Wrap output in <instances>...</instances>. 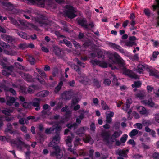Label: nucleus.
<instances>
[{"label":"nucleus","instance_id":"1","mask_svg":"<svg viewBox=\"0 0 159 159\" xmlns=\"http://www.w3.org/2000/svg\"><path fill=\"white\" fill-rule=\"evenodd\" d=\"M76 12L74 8L70 5L68 6L66 9L64 11L65 16L70 19H72L77 16V15L75 13Z\"/></svg>","mask_w":159,"mask_h":159},{"label":"nucleus","instance_id":"2","mask_svg":"<svg viewBox=\"0 0 159 159\" xmlns=\"http://www.w3.org/2000/svg\"><path fill=\"white\" fill-rule=\"evenodd\" d=\"M110 59L111 60L114 59L115 62L117 63L121 67L124 68L125 64L123 60L116 53H114Z\"/></svg>","mask_w":159,"mask_h":159},{"label":"nucleus","instance_id":"3","mask_svg":"<svg viewBox=\"0 0 159 159\" xmlns=\"http://www.w3.org/2000/svg\"><path fill=\"white\" fill-rule=\"evenodd\" d=\"M54 151L51 153L50 155L52 156H56L57 158L61 159L62 156L60 154L61 149L58 145H53V146L51 147Z\"/></svg>","mask_w":159,"mask_h":159},{"label":"nucleus","instance_id":"4","mask_svg":"<svg viewBox=\"0 0 159 159\" xmlns=\"http://www.w3.org/2000/svg\"><path fill=\"white\" fill-rule=\"evenodd\" d=\"M56 135L53 137L52 140L48 144L49 147H52L53 145H56L59 143L60 139V135L58 134H55Z\"/></svg>","mask_w":159,"mask_h":159},{"label":"nucleus","instance_id":"5","mask_svg":"<svg viewBox=\"0 0 159 159\" xmlns=\"http://www.w3.org/2000/svg\"><path fill=\"white\" fill-rule=\"evenodd\" d=\"M123 74L127 75L129 77L135 79H138V77L137 75L134 73L131 70L126 69L123 70Z\"/></svg>","mask_w":159,"mask_h":159},{"label":"nucleus","instance_id":"6","mask_svg":"<svg viewBox=\"0 0 159 159\" xmlns=\"http://www.w3.org/2000/svg\"><path fill=\"white\" fill-rule=\"evenodd\" d=\"M101 135L103 139V141L107 144H109L110 143L109 141L110 134L109 132L107 131L102 132L101 134Z\"/></svg>","mask_w":159,"mask_h":159},{"label":"nucleus","instance_id":"7","mask_svg":"<svg viewBox=\"0 0 159 159\" xmlns=\"http://www.w3.org/2000/svg\"><path fill=\"white\" fill-rule=\"evenodd\" d=\"M61 80L57 86L54 89V93L57 94L59 93L63 85V81H65V79L63 77H61L60 78Z\"/></svg>","mask_w":159,"mask_h":159},{"label":"nucleus","instance_id":"8","mask_svg":"<svg viewBox=\"0 0 159 159\" xmlns=\"http://www.w3.org/2000/svg\"><path fill=\"white\" fill-rule=\"evenodd\" d=\"M47 19V17L43 16H39L35 18V21L40 24L41 26H42L43 25H46V20Z\"/></svg>","mask_w":159,"mask_h":159},{"label":"nucleus","instance_id":"9","mask_svg":"<svg viewBox=\"0 0 159 159\" xmlns=\"http://www.w3.org/2000/svg\"><path fill=\"white\" fill-rule=\"evenodd\" d=\"M41 100L40 98H35L34 99L32 103V106L36 107L35 109L36 111H38L40 109V102Z\"/></svg>","mask_w":159,"mask_h":159},{"label":"nucleus","instance_id":"10","mask_svg":"<svg viewBox=\"0 0 159 159\" xmlns=\"http://www.w3.org/2000/svg\"><path fill=\"white\" fill-rule=\"evenodd\" d=\"M109 45L114 50L119 51L122 53H125L124 50L120 46L112 43H110Z\"/></svg>","mask_w":159,"mask_h":159},{"label":"nucleus","instance_id":"11","mask_svg":"<svg viewBox=\"0 0 159 159\" xmlns=\"http://www.w3.org/2000/svg\"><path fill=\"white\" fill-rule=\"evenodd\" d=\"M2 39L5 41L10 43H11L15 41V39L12 36L6 34L1 35Z\"/></svg>","mask_w":159,"mask_h":159},{"label":"nucleus","instance_id":"12","mask_svg":"<svg viewBox=\"0 0 159 159\" xmlns=\"http://www.w3.org/2000/svg\"><path fill=\"white\" fill-rule=\"evenodd\" d=\"M148 69L149 67L148 65L139 64L137 66V69L136 70V71L138 73L141 74L143 73L145 69Z\"/></svg>","mask_w":159,"mask_h":159},{"label":"nucleus","instance_id":"13","mask_svg":"<svg viewBox=\"0 0 159 159\" xmlns=\"http://www.w3.org/2000/svg\"><path fill=\"white\" fill-rule=\"evenodd\" d=\"M87 20L85 18L79 19L77 20V23L80 25L84 27L86 29H88V25L87 24Z\"/></svg>","mask_w":159,"mask_h":159},{"label":"nucleus","instance_id":"14","mask_svg":"<svg viewBox=\"0 0 159 159\" xmlns=\"http://www.w3.org/2000/svg\"><path fill=\"white\" fill-rule=\"evenodd\" d=\"M138 111L142 115H147L148 112L147 111L146 108L142 106H139L136 107Z\"/></svg>","mask_w":159,"mask_h":159},{"label":"nucleus","instance_id":"15","mask_svg":"<svg viewBox=\"0 0 159 159\" xmlns=\"http://www.w3.org/2000/svg\"><path fill=\"white\" fill-rule=\"evenodd\" d=\"M142 123L143 126H148L152 124H155V121L154 118L150 119L149 120H144L142 121Z\"/></svg>","mask_w":159,"mask_h":159},{"label":"nucleus","instance_id":"16","mask_svg":"<svg viewBox=\"0 0 159 159\" xmlns=\"http://www.w3.org/2000/svg\"><path fill=\"white\" fill-rule=\"evenodd\" d=\"M53 52L56 55L59 57L61 58H62L63 56L61 55V49L60 48L57 46L54 47L53 48Z\"/></svg>","mask_w":159,"mask_h":159},{"label":"nucleus","instance_id":"17","mask_svg":"<svg viewBox=\"0 0 159 159\" xmlns=\"http://www.w3.org/2000/svg\"><path fill=\"white\" fill-rule=\"evenodd\" d=\"M99 66L103 68H106L109 66L112 70L117 69L115 66H113L111 64H107L106 62L104 61L102 62L100 61Z\"/></svg>","mask_w":159,"mask_h":159},{"label":"nucleus","instance_id":"18","mask_svg":"<svg viewBox=\"0 0 159 159\" xmlns=\"http://www.w3.org/2000/svg\"><path fill=\"white\" fill-rule=\"evenodd\" d=\"M129 151V150L128 149L125 150H120L118 151V154L120 156L126 158H127L128 156L126 153L128 152Z\"/></svg>","mask_w":159,"mask_h":159},{"label":"nucleus","instance_id":"19","mask_svg":"<svg viewBox=\"0 0 159 159\" xmlns=\"http://www.w3.org/2000/svg\"><path fill=\"white\" fill-rule=\"evenodd\" d=\"M149 75L154 76L156 78H159V72L156 70H154L152 69H148Z\"/></svg>","mask_w":159,"mask_h":159},{"label":"nucleus","instance_id":"20","mask_svg":"<svg viewBox=\"0 0 159 159\" xmlns=\"http://www.w3.org/2000/svg\"><path fill=\"white\" fill-rule=\"evenodd\" d=\"M59 42L61 43L64 44L70 48H72V44L71 42L66 39H64L62 40H60Z\"/></svg>","mask_w":159,"mask_h":159},{"label":"nucleus","instance_id":"21","mask_svg":"<svg viewBox=\"0 0 159 159\" xmlns=\"http://www.w3.org/2000/svg\"><path fill=\"white\" fill-rule=\"evenodd\" d=\"M66 126L70 129H71L73 128V129L75 130L77 128L78 125L75 122H74L73 124L69 123L66 125Z\"/></svg>","mask_w":159,"mask_h":159},{"label":"nucleus","instance_id":"22","mask_svg":"<svg viewBox=\"0 0 159 159\" xmlns=\"http://www.w3.org/2000/svg\"><path fill=\"white\" fill-rule=\"evenodd\" d=\"M111 75L113 77L112 83L116 87H118L120 84L118 82V80L117 77L114 74H112Z\"/></svg>","mask_w":159,"mask_h":159},{"label":"nucleus","instance_id":"23","mask_svg":"<svg viewBox=\"0 0 159 159\" xmlns=\"http://www.w3.org/2000/svg\"><path fill=\"white\" fill-rule=\"evenodd\" d=\"M93 85L96 86L98 89L100 88L101 86V82L99 81L96 78H95L93 79Z\"/></svg>","mask_w":159,"mask_h":159},{"label":"nucleus","instance_id":"24","mask_svg":"<svg viewBox=\"0 0 159 159\" xmlns=\"http://www.w3.org/2000/svg\"><path fill=\"white\" fill-rule=\"evenodd\" d=\"M63 95L64 98L66 100H69L70 99L72 96L70 94V92L69 91L64 92Z\"/></svg>","mask_w":159,"mask_h":159},{"label":"nucleus","instance_id":"25","mask_svg":"<svg viewBox=\"0 0 159 159\" xmlns=\"http://www.w3.org/2000/svg\"><path fill=\"white\" fill-rule=\"evenodd\" d=\"M122 133V132L121 130L115 131L111 136L114 138L117 139L120 137Z\"/></svg>","mask_w":159,"mask_h":159},{"label":"nucleus","instance_id":"26","mask_svg":"<svg viewBox=\"0 0 159 159\" xmlns=\"http://www.w3.org/2000/svg\"><path fill=\"white\" fill-rule=\"evenodd\" d=\"M143 103L146 105H147L151 107H153L154 106L155 103L152 100H145L143 101Z\"/></svg>","mask_w":159,"mask_h":159},{"label":"nucleus","instance_id":"27","mask_svg":"<svg viewBox=\"0 0 159 159\" xmlns=\"http://www.w3.org/2000/svg\"><path fill=\"white\" fill-rule=\"evenodd\" d=\"M55 130V127L52 126L50 128H47L45 130V133L47 134H51Z\"/></svg>","mask_w":159,"mask_h":159},{"label":"nucleus","instance_id":"28","mask_svg":"<svg viewBox=\"0 0 159 159\" xmlns=\"http://www.w3.org/2000/svg\"><path fill=\"white\" fill-rule=\"evenodd\" d=\"M101 104L102 108L104 110H108L110 109V108L108 105L106 104L105 102L103 100H101Z\"/></svg>","mask_w":159,"mask_h":159},{"label":"nucleus","instance_id":"29","mask_svg":"<svg viewBox=\"0 0 159 159\" xmlns=\"http://www.w3.org/2000/svg\"><path fill=\"white\" fill-rule=\"evenodd\" d=\"M142 85V83L140 81H134V84H132L131 86L132 88H138L140 87Z\"/></svg>","mask_w":159,"mask_h":159},{"label":"nucleus","instance_id":"30","mask_svg":"<svg viewBox=\"0 0 159 159\" xmlns=\"http://www.w3.org/2000/svg\"><path fill=\"white\" fill-rule=\"evenodd\" d=\"M16 99L14 97H11L9 98V100H7L6 102V104L7 105L11 106V104H13L15 102Z\"/></svg>","mask_w":159,"mask_h":159},{"label":"nucleus","instance_id":"31","mask_svg":"<svg viewBox=\"0 0 159 159\" xmlns=\"http://www.w3.org/2000/svg\"><path fill=\"white\" fill-rule=\"evenodd\" d=\"M84 141L86 143H89L92 144L93 143V139L90 137H87L84 139Z\"/></svg>","mask_w":159,"mask_h":159},{"label":"nucleus","instance_id":"32","mask_svg":"<svg viewBox=\"0 0 159 159\" xmlns=\"http://www.w3.org/2000/svg\"><path fill=\"white\" fill-rule=\"evenodd\" d=\"M151 158L153 159H159V152H154L151 154L150 155Z\"/></svg>","mask_w":159,"mask_h":159},{"label":"nucleus","instance_id":"33","mask_svg":"<svg viewBox=\"0 0 159 159\" xmlns=\"http://www.w3.org/2000/svg\"><path fill=\"white\" fill-rule=\"evenodd\" d=\"M138 131H139L136 129H133L129 133V135L131 137H132L137 134Z\"/></svg>","mask_w":159,"mask_h":159},{"label":"nucleus","instance_id":"34","mask_svg":"<svg viewBox=\"0 0 159 159\" xmlns=\"http://www.w3.org/2000/svg\"><path fill=\"white\" fill-rule=\"evenodd\" d=\"M66 144L69 147H72L71 144L72 139L70 136H68L67 139L66 140Z\"/></svg>","mask_w":159,"mask_h":159},{"label":"nucleus","instance_id":"35","mask_svg":"<svg viewBox=\"0 0 159 159\" xmlns=\"http://www.w3.org/2000/svg\"><path fill=\"white\" fill-rule=\"evenodd\" d=\"M0 45L3 48H10V45L3 41H0Z\"/></svg>","mask_w":159,"mask_h":159},{"label":"nucleus","instance_id":"36","mask_svg":"<svg viewBox=\"0 0 159 159\" xmlns=\"http://www.w3.org/2000/svg\"><path fill=\"white\" fill-rule=\"evenodd\" d=\"M128 137V136L127 134H123L120 139V142L123 143H125L127 140Z\"/></svg>","mask_w":159,"mask_h":159},{"label":"nucleus","instance_id":"37","mask_svg":"<svg viewBox=\"0 0 159 159\" xmlns=\"http://www.w3.org/2000/svg\"><path fill=\"white\" fill-rule=\"evenodd\" d=\"M125 45L128 47H131L133 46H136L137 44L135 42H131L130 41L125 42Z\"/></svg>","mask_w":159,"mask_h":159},{"label":"nucleus","instance_id":"38","mask_svg":"<svg viewBox=\"0 0 159 159\" xmlns=\"http://www.w3.org/2000/svg\"><path fill=\"white\" fill-rule=\"evenodd\" d=\"M111 83V81L108 78L105 79L103 82V83L105 86H109L110 85Z\"/></svg>","mask_w":159,"mask_h":159},{"label":"nucleus","instance_id":"39","mask_svg":"<svg viewBox=\"0 0 159 159\" xmlns=\"http://www.w3.org/2000/svg\"><path fill=\"white\" fill-rule=\"evenodd\" d=\"M17 34L22 38L26 39L27 34L23 32H17Z\"/></svg>","mask_w":159,"mask_h":159},{"label":"nucleus","instance_id":"40","mask_svg":"<svg viewBox=\"0 0 159 159\" xmlns=\"http://www.w3.org/2000/svg\"><path fill=\"white\" fill-rule=\"evenodd\" d=\"M56 126L55 128V130H56L55 133V134H60V131L61 129V126L59 125L58 124L56 125Z\"/></svg>","mask_w":159,"mask_h":159},{"label":"nucleus","instance_id":"41","mask_svg":"<svg viewBox=\"0 0 159 159\" xmlns=\"http://www.w3.org/2000/svg\"><path fill=\"white\" fill-rule=\"evenodd\" d=\"M73 68L79 74H81V69L79 66L74 65L73 66Z\"/></svg>","mask_w":159,"mask_h":159},{"label":"nucleus","instance_id":"42","mask_svg":"<svg viewBox=\"0 0 159 159\" xmlns=\"http://www.w3.org/2000/svg\"><path fill=\"white\" fill-rule=\"evenodd\" d=\"M90 62L93 66H95V65H99V64L100 63V61L97 60L96 59L91 60Z\"/></svg>","mask_w":159,"mask_h":159},{"label":"nucleus","instance_id":"43","mask_svg":"<svg viewBox=\"0 0 159 159\" xmlns=\"http://www.w3.org/2000/svg\"><path fill=\"white\" fill-rule=\"evenodd\" d=\"M3 1L1 2L2 4L6 7H8L11 5V4L10 2H8V0H2Z\"/></svg>","mask_w":159,"mask_h":159},{"label":"nucleus","instance_id":"44","mask_svg":"<svg viewBox=\"0 0 159 159\" xmlns=\"http://www.w3.org/2000/svg\"><path fill=\"white\" fill-rule=\"evenodd\" d=\"M28 61L31 65H34L35 63V59L30 56L29 57Z\"/></svg>","mask_w":159,"mask_h":159},{"label":"nucleus","instance_id":"45","mask_svg":"<svg viewBox=\"0 0 159 159\" xmlns=\"http://www.w3.org/2000/svg\"><path fill=\"white\" fill-rule=\"evenodd\" d=\"M72 113L71 111L69 109H68L66 111V114H65V117L66 119H69L70 118V117L71 116V115Z\"/></svg>","mask_w":159,"mask_h":159},{"label":"nucleus","instance_id":"46","mask_svg":"<svg viewBox=\"0 0 159 159\" xmlns=\"http://www.w3.org/2000/svg\"><path fill=\"white\" fill-rule=\"evenodd\" d=\"M76 62L78 65L83 68H84L85 67V64L84 63L81 62L78 58H76Z\"/></svg>","mask_w":159,"mask_h":159},{"label":"nucleus","instance_id":"47","mask_svg":"<svg viewBox=\"0 0 159 159\" xmlns=\"http://www.w3.org/2000/svg\"><path fill=\"white\" fill-rule=\"evenodd\" d=\"M20 49L24 50L27 48V44L25 43H21L18 46Z\"/></svg>","mask_w":159,"mask_h":159},{"label":"nucleus","instance_id":"48","mask_svg":"<svg viewBox=\"0 0 159 159\" xmlns=\"http://www.w3.org/2000/svg\"><path fill=\"white\" fill-rule=\"evenodd\" d=\"M144 12L147 16L149 17L150 16L151 11L149 9H145Z\"/></svg>","mask_w":159,"mask_h":159},{"label":"nucleus","instance_id":"49","mask_svg":"<svg viewBox=\"0 0 159 159\" xmlns=\"http://www.w3.org/2000/svg\"><path fill=\"white\" fill-rule=\"evenodd\" d=\"M9 19L12 23L14 25H18V22L13 17H10Z\"/></svg>","mask_w":159,"mask_h":159},{"label":"nucleus","instance_id":"50","mask_svg":"<svg viewBox=\"0 0 159 159\" xmlns=\"http://www.w3.org/2000/svg\"><path fill=\"white\" fill-rule=\"evenodd\" d=\"M90 129L91 131L94 132L95 131L96 127L94 123H92L90 125Z\"/></svg>","mask_w":159,"mask_h":159},{"label":"nucleus","instance_id":"51","mask_svg":"<svg viewBox=\"0 0 159 159\" xmlns=\"http://www.w3.org/2000/svg\"><path fill=\"white\" fill-rule=\"evenodd\" d=\"M5 132L7 133L9 132L11 134H12L15 133V131L12 130V129L8 128H6L5 129Z\"/></svg>","mask_w":159,"mask_h":159},{"label":"nucleus","instance_id":"52","mask_svg":"<svg viewBox=\"0 0 159 159\" xmlns=\"http://www.w3.org/2000/svg\"><path fill=\"white\" fill-rule=\"evenodd\" d=\"M155 121V124L156 122L159 123V114L157 113L155 115L154 119Z\"/></svg>","mask_w":159,"mask_h":159},{"label":"nucleus","instance_id":"53","mask_svg":"<svg viewBox=\"0 0 159 159\" xmlns=\"http://www.w3.org/2000/svg\"><path fill=\"white\" fill-rule=\"evenodd\" d=\"M142 158H143V156L139 154H135L133 156V158L134 159H140Z\"/></svg>","mask_w":159,"mask_h":159},{"label":"nucleus","instance_id":"54","mask_svg":"<svg viewBox=\"0 0 159 159\" xmlns=\"http://www.w3.org/2000/svg\"><path fill=\"white\" fill-rule=\"evenodd\" d=\"M136 97L139 98L140 99H143L144 98V95L141 93H138L136 94Z\"/></svg>","mask_w":159,"mask_h":159},{"label":"nucleus","instance_id":"55","mask_svg":"<svg viewBox=\"0 0 159 159\" xmlns=\"http://www.w3.org/2000/svg\"><path fill=\"white\" fill-rule=\"evenodd\" d=\"M79 102V99L76 98H73L72 100V104L75 105L78 103Z\"/></svg>","mask_w":159,"mask_h":159},{"label":"nucleus","instance_id":"56","mask_svg":"<svg viewBox=\"0 0 159 159\" xmlns=\"http://www.w3.org/2000/svg\"><path fill=\"white\" fill-rule=\"evenodd\" d=\"M127 143L132 145L133 146H134L136 144V143L134 141V140L132 139H129L127 142Z\"/></svg>","mask_w":159,"mask_h":159},{"label":"nucleus","instance_id":"57","mask_svg":"<svg viewBox=\"0 0 159 159\" xmlns=\"http://www.w3.org/2000/svg\"><path fill=\"white\" fill-rule=\"evenodd\" d=\"M14 66L12 65H11L10 66H7L5 69H7L11 72H12L14 70Z\"/></svg>","mask_w":159,"mask_h":159},{"label":"nucleus","instance_id":"58","mask_svg":"<svg viewBox=\"0 0 159 159\" xmlns=\"http://www.w3.org/2000/svg\"><path fill=\"white\" fill-rule=\"evenodd\" d=\"M73 43L74 45V46L76 48H80V46L79 43L76 41H74L73 42Z\"/></svg>","mask_w":159,"mask_h":159},{"label":"nucleus","instance_id":"59","mask_svg":"<svg viewBox=\"0 0 159 159\" xmlns=\"http://www.w3.org/2000/svg\"><path fill=\"white\" fill-rule=\"evenodd\" d=\"M38 80L41 84H44L45 81L40 76H39L37 78Z\"/></svg>","mask_w":159,"mask_h":159},{"label":"nucleus","instance_id":"60","mask_svg":"<svg viewBox=\"0 0 159 159\" xmlns=\"http://www.w3.org/2000/svg\"><path fill=\"white\" fill-rule=\"evenodd\" d=\"M39 140L40 143H42L44 141L43 135V134H39Z\"/></svg>","mask_w":159,"mask_h":159},{"label":"nucleus","instance_id":"61","mask_svg":"<svg viewBox=\"0 0 159 159\" xmlns=\"http://www.w3.org/2000/svg\"><path fill=\"white\" fill-rule=\"evenodd\" d=\"M23 106L25 108H29L30 107V105L29 103L26 102H24L23 104Z\"/></svg>","mask_w":159,"mask_h":159},{"label":"nucleus","instance_id":"62","mask_svg":"<svg viewBox=\"0 0 159 159\" xmlns=\"http://www.w3.org/2000/svg\"><path fill=\"white\" fill-rule=\"evenodd\" d=\"M25 79L28 82L31 81L32 80V76L29 74H28Z\"/></svg>","mask_w":159,"mask_h":159},{"label":"nucleus","instance_id":"63","mask_svg":"<svg viewBox=\"0 0 159 159\" xmlns=\"http://www.w3.org/2000/svg\"><path fill=\"white\" fill-rule=\"evenodd\" d=\"M153 89V87L150 85L147 86V89L148 92H151L152 91V90Z\"/></svg>","mask_w":159,"mask_h":159},{"label":"nucleus","instance_id":"64","mask_svg":"<svg viewBox=\"0 0 159 159\" xmlns=\"http://www.w3.org/2000/svg\"><path fill=\"white\" fill-rule=\"evenodd\" d=\"M2 112L7 116H9V112H8V111L7 109L6 110H2Z\"/></svg>","mask_w":159,"mask_h":159}]
</instances>
